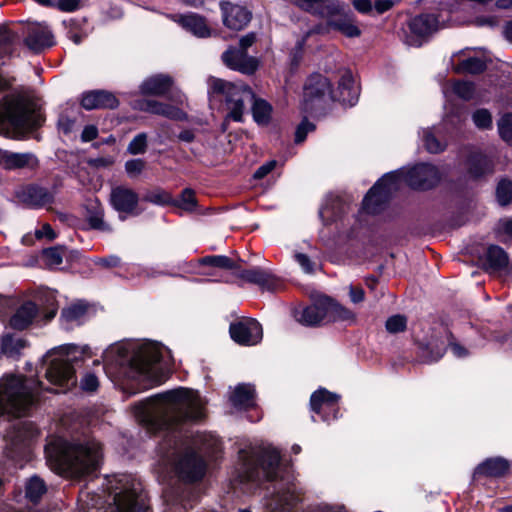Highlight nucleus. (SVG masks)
I'll list each match as a JSON object with an SVG mask.
<instances>
[{
  "instance_id": "obj_53",
  "label": "nucleus",
  "mask_w": 512,
  "mask_h": 512,
  "mask_svg": "<svg viewBox=\"0 0 512 512\" xmlns=\"http://www.w3.org/2000/svg\"><path fill=\"white\" fill-rule=\"evenodd\" d=\"M145 162L142 159H131L125 163V171L130 177H136L142 173Z\"/></svg>"
},
{
  "instance_id": "obj_48",
  "label": "nucleus",
  "mask_w": 512,
  "mask_h": 512,
  "mask_svg": "<svg viewBox=\"0 0 512 512\" xmlns=\"http://www.w3.org/2000/svg\"><path fill=\"white\" fill-rule=\"evenodd\" d=\"M423 141L430 153H439L445 148V144L440 142L430 130L423 131Z\"/></svg>"
},
{
  "instance_id": "obj_39",
  "label": "nucleus",
  "mask_w": 512,
  "mask_h": 512,
  "mask_svg": "<svg viewBox=\"0 0 512 512\" xmlns=\"http://www.w3.org/2000/svg\"><path fill=\"white\" fill-rule=\"evenodd\" d=\"M46 491V484L40 477L32 476L27 480L25 486V495L29 501L37 503L42 495L46 493Z\"/></svg>"
},
{
  "instance_id": "obj_2",
  "label": "nucleus",
  "mask_w": 512,
  "mask_h": 512,
  "mask_svg": "<svg viewBox=\"0 0 512 512\" xmlns=\"http://www.w3.org/2000/svg\"><path fill=\"white\" fill-rule=\"evenodd\" d=\"M241 481L265 480L263 512H295L300 492L290 469L280 463L279 451L271 446L241 450Z\"/></svg>"
},
{
  "instance_id": "obj_57",
  "label": "nucleus",
  "mask_w": 512,
  "mask_h": 512,
  "mask_svg": "<svg viewBox=\"0 0 512 512\" xmlns=\"http://www.w3.org/2000/svg\"><path fill=\"white\" fill-rule=\"evenodd\" d=\"M325 0H295V4L302 10L313 14Z\"/></svg>"
},
{
  "instance_id": "obj_60",
  "label": "nucleus",
  "mask_w": 512,
  "mask_h": 512,
  "mask_svg": "<svg viewBox=\"0 0 512 512\" xmlns=\"http://www.w3.org/2000/svg\"><path fill=\"white\" fill-rule=\"evenodd\" d=\"M349 296H350V300L353 303L357 304V303L364 301L365 293L361 287L350 285L349 286Z\"/></svg>"
},
{
  "instance_id": "obj_52",
  "label": "nucleus",
  "mask_w": 512,
  "mask_h": 512,
  "mask_svg": "<svg viewBox=\"0 0 512 512\" xmlns=\"http://www.w3.org/2000/svg\"><path fill=\"white\" fill-rule=\"evenodd\" d=\"M407 319L403 315H393L386 321V329L390 333H399L406 329Z\"/></svg>"
},
{
  "instance_id": "obj_29",
  "label": "nucleus",
  "mask_w": 512,
  "mask_h": 512,
  "mask_svg": "<svg viewBox=\"0 0 512 512\" xmlns=\"http://www.w3.org/2000/svg\"><path fill=\"white\" fill-rule=\"evenodd\" d=\"M172 84L170 76L158 74L144 80L140 85V91L144 95L162 96L170 90Z\"/></svg>"
},
{
  "instance_id": "obj_4",
  "label": "nucleus",
  "mask_w": 512,
  "mask_h": 512,
  "mask_svg": "<svg viewBox=\"0 0 512 512\" xmlns=\"http://www.w3.org/2000/svg\"><path fill=\"white\" fill-rule=\"evenodd\" d=\"M46 459L55 472L82 476L96 471L102 460V448L96 440L72 444L58 438L45 447Z\"/></svg>"
},
{
  "instance_id": "obj_40",
  "label": "nucleus",
  "mask_w": 512,
  "mask_h": 512,
  "mask_svg": "<svg viewBox=\"0 0 512 512\" xmlns=\"http://www.w3.org/2000/svg\"><path fill=\"white\" fill-rule=\"evenodd\" d=\"M199 264L212 266L226 270H237V264L229 257L224 255H209L199 259Z\"/></svg>"
},
{
  "instance_id": "obj_16",
  "label": "nucleus",
  "mask_w": 512,
  "mask_h": 512,
  "mask_svg": "<svg viewBox=\"0 0 512 512\" xmlns=\"http://www.w3.org/2000/svg\"><path fill=\"white\" fill-rule=\"evenodd\" d=\"M139 195L131 188L119 185L112 188L110 193V204L120 212L130 215H139L138 209Z\"/></svg>"
},
{
  "instance_id": "obj_20",
  "label": "nucleus",
  "mask_w": 512,
  "mask_h": 512,
  "mask_svg": "<svg viewBox=\"0 0 512 512\" xmlns=\"http://www.w3.org/2000/svg\"><path fill=\"white\" fill-rule=\"evenodd\" d=\"M17 198L29 207L38 208L52 203L54 195L46 188L30 185L19 190Z\"/></svg>"
},
{
  "instance_id": "obj_17",
  "label": "nucleus",
  "mask_w": 512,
  "mask_h": 512,
  "mask_svg": "<svg viewBox=\"0 0 512 512\" xmlns=\"http://www.w3.org/2000/svg\"><path fill=\"white\" fill-rule=\"evenodd\" d=\"M25 45L35 53L54 45V37L45 23L31 24L27 27Z\"/></svg>"
},
{
  "instance_id": "obj_35",
  "label": "nucleus",
  "mask_w": 512,
  "mask_h": 512,
  "mask_svg": "<svg viewBox=\"0 0 512 512\" xmlns=\"http://www.w3.org/2000/svg\"><path fill=\"white\" fill-rule=\"evenodd\" d=\"M509 470V463L501 457L490 458L481 463L475 471L476 475H484L488 477L504 476Z\"/></svg>"
},
{
  "instance_id": "obj_36",
  "label": "nucleus",
  "mask_w": 512,
  "mask_h": 512,
  "mask_svg": "<svg viewBox=\"0 0 512 512\" xmlns=\"http://www.w3.org/2000/svg\"><path fill=\"white\" fill-rule=\"evenodd\" d=\"M81 111L75 104L67 105L61 112L58 119V128L64 134H69L74 130Z\"/></svg>"
},
{
  "instance_id": "obj_7",
  "label": "nucleus",
  "mask_w": 512,
  "mask_h": 512,
  "mask_svg": "<svg viewBox=\"0 0 512 512\" xmlns=\"http://www.w3.org/2000/svg\"><path fill=\"white\" fill-rule=\"evenodd\" d=\"M43 388L40 381L20 375H5L0 378V415L22 417L29 413L38 401Z\"/></svg>"
},
{
  "instance_id": "obj_64",
  "label": "nucleus",
  "mask_w": 512,
  "mask_h": 512,
  "mask_svg": "<svg viewBox=\"0 0 512 512\" xmlns=\"http://www.w3.org/2000/svg\"><path fill=\"white\" fill-rule=\"evenodd\" d=\"M98 136V129L94 125L86 126L81 134V139L83 142H89L94 140Z\"/></svg>"
},
{
  "instance_id": "obj_49",
  "label": "nucleus",
  "mask_w": 512,
  "mask_h": 512,
  "mask_svg": "<svg viewBox=\"0 0 512 512\" xmlns=\"http://www.w3.org/2000/svg\"><path fill=\"white\" fill-rule=\"evenodd\" d=\"M147 148V135L145 133L137 134L128 145V152L132 155L143 154Z\"/></svg>"
},
{
  "instance_id": "obj_1",
  "label": "nucleus",
  "mask_w": 512,
  "mask_h": 512,
  "mask_svg": "<svg viewBox=\"0 0 512 512\" xmlns=\"http://www.w3.org/2000/svg\"><path fill=\"white\" fill-rule=\"evenodd\" d=\"M133 409L138 422L148 430L164 433L157 450L158 473L163 481L171 474L184 482L202 479L206 465L195 449L215 452L219 441L211 435L198 434L188 443L178 431L184 424L205 418V402L199 393L179 387L135 404Z\"/></svg>"
},
{
  "instance_id": "obj_43",
  "label": "nucleus",
  "mask_w": 512,
  "mask_h": 512,
  "mask_svg": "<svg viewBox=\"0 0 512 512\" xmlns=\"http://www.w3.org/2000/svg\"><path fill=\"white\" fill-rule=\"evenodd\" d=\"M143 200L156 205H168L173 203L172 196L161 188L146 192L143 196Z\"/></svg>"
},
{
  "instance_id": "obj_22",
  "label": "nucleus",
  "mask_w": 512,
  "mask_h": 512,
  "mask_svg": "<svg viewBox=\"0 0 512 512\" xmlns=\"http://www.w3.org/2000/svg\"><path fill=\"white\" fill-rule=\"evenodd\" d=\"M117 98L110 92L104 90H94L83 94L81 105L86 110L109 108L114 109L118 106Z\"/></svg>"
},
{
  "instance_id": "obj_5",
  "label": "nucleus",
  "mask_w": 512,
  "mask_h": 512,
  "mask_svg": "<svg viewBox=\"0 0 512 512\" xmlns=\"http://www.w3.org/2000/svg\"><path fill=\"white\" fill-rule=\"evenodd\" d=\"M439 170L426 163H420L410 169L385 174L368 191L363 207L368 213H377L381 204L395 191L402 183L414 189L426 190L434 187L440 180Z\"/></svg>"
},
{
  "instance_id": "obj_41",
  "label": "nucleus",
  "mask_w": 512,
  "mask_h": 512,
  "mask_svg": "<svg viewBox=\"0 0 512 512\" xmlns=\"http://www.w3.org/2000/svg\"><path fill=\"white\" fill-rule=\"evenodd\" d=\"M87 305L84 302H76L68 307L64 308L61 313V317L67 322H81L86 313Z\"/></svg>"
},
{
  "instance_id": "obj_50",
  "label": "nucleus",
  "mask_w": 512,
  "mask_h": 512,
  "mask_svg": "<svg viewBox=\"0 0 512 512\" xmlns=\"http://www.w3.org/2000/svg\"><path fill=\"white\" fill-rule=\"evenodd\" d=\"M498 130L503 140L512 143V114H506L500 119Z\"/></svg>"
},
{
  "instance_id": "obj_63",
  "label": "nucleus",
  "mask_w": 512,
  "mask_h": 512,
  "mask_svg": "<svg viewBox=\"0 0 512 512\" xmlns=\"http://www.w3.org/2000/svg\"><path fill=\"white\" fill-rule=\"evenodd\" d=\"M35 236L38 239L46 237L49 240H53L56 238V233L48 223H45L43 224L41 229L36 230Z\"/></svg>"
},
{
  "instance_id": "obj_32",
  "label": "nucleus",
  "mask_w": 512,
  "mask_h": 512,
  "mask_svg": "<svg viewBox=\"0 0 512 512\" xmlns=\"http://www.w3.org/2000/svg\"><path fill=\"white\" fill-rule=\"evenodd\" d=\"M230 402L240 410L255 406V389L250 384H239L230 395Z\"/></svg>"
},
{
  "instance_id": "obj_14",
  "label": "nucleus",
  "mask_w": 512,
  "mask_h": 512,
  "mask_svg": "<svg viewBox=\"0 0 512 512\" xmlns=\"http://www.w3.org/2000/svg\"><path fill=\"white\" fill-rule=\"evenodd\" d=\"M229 332L236 343L245 346L256 345L263 337L262 326L255 319H243L232 323Z\"/></svg>"
},
{
  "instance_id": "obj_37",
  "label": "nucleus",
  "mask_w": 512,
  "mask_h": 512,
  "mask_svg": "<svg viewBox=\"0 0 512 512\" xmlns=\"http://www.w3.org/2000/svg\"><path fill=\"white\" fill-rule=\"evenodd\" d=\"M104 211L100 203L97 201L91 202L87 207V221L92 229L109 231L110 227L104 220Z\"/></svg>"
},
{
  "instance_id": "obj_27",
  "label": "nucleus",
  "mask_w": 512,
  "mask_h": 512,
  "mask_svg": "<svg viewBox=\"0 0 512 512\" xmlns=\"http://www.w3.org/2000/svg\"><path fill=\"white\" fill-rule=\"evenodd\" d=\"M175 21L179 23L186 31L192 33L194 36L199 38L209 37L211 30L208 27L204 17L189 13L185 15L175 16Z\"/></svg>"
},
{
  "instance_id": "obj_58",
  "label": "nucleus",
  "mask_w": 512,
  "mask_h": 512,
  "mask_svg": "<svg viewBox=\"0 0 512 512\" xmlns=\"http://www.w3.org/2000/svg\"><path fill=\"white\" fill-rule=\"evenodd\" d=\"M295 260L301 266L305 273H313L314 272V263L310 260V258L303 253H296Z\"/></svg>"
},
{
  "instance_id": "obj_56",
  "label": "nucleus",
  "mask_w": 512,
  "mask_h": 512,
  "mask_svg": "<svg viewBox=\"0 0 512 512\" xmlns=\"http://www.w3.org/2000/svg\"><path fill=\"white\" fill-rule=\"evenodd\" d=\"M63 12H74L81 7V0H57L54 5Z\"/></svg>"
},
{
  "instance_id": "obj_18",
  "label": "nucleus",
  "mask_w": 512,
  "mask_h": 512,
  "mask_svg": "<svg viewBox=\"0 0 512 512\" xmlns=\"http://www.w3.org/2000/svg\"><path fill=\"white\" fill-rule=\"evenodd\" d=\"M224 64L232 70L244 74H252L258 67V61L246 52L236 48H229L222 54Z\"/></svg>"
},
{
  "instance_id": "obj_33",
  "label": "nucleus",
  "mask_w": 512,
  "mask_h": 512,
  "mask_svg": "<svg viewBox=\"0 0 512 512\" xmlns=\"http://www.w3.org/2000/svg\"><path fill=\"white\" fill-rule=\"evenodd\" d=\"M324 300L326 322H353L355 320L354 312L347 307L328 297H325Z\"/></svg>"
},
{
  "instance_id": "obj_11",
  "label": "nucleus",
  "mask_w": 512,
  "mask_h": 512,
  "mask_svg": "<svg viewBox=\"0 0 512 512\" xmlns=\"http://www.w3.org/2000/svg\"><path fill=\"white\" fill-rule=\"evenodd\" d=\"M331 99L333 96L328 78L321 74L311 75L304 87L303 110L310 114H318Z\"/></svg>"
},
{
  "instance_id": "obj_54",
  "label": "nucleus",
  "mask_w": 512,
  "mask_h": 512,
  "mask_svg": "<svg viewBox=\"0 0 512 512\" xmlns=\"http://www.w3.org/2000/svg\"><path fill=\"white\" fill-rule=\"evenodd\" d=\"M43 255L46 259L47 264L51 266L60 265L63 261L62 253L56 247L45 249L43 251Z\"/></svg>"
},
{
  "instance_id": "obj_30",
  "label": "nucleus",
  "mask_w": 512,
  "mask_h": 512,
  "mask_svg": "<svg viewBox=\"0 0 512 512\" xmlns=\"http://www.w3.org/2000/svg\"><path fill=\"white\" fill-rule=\"evenodd\" d=\"M338 100L345 105L354 106L359 97V86L349 72H345L339 81Z\"/></svg>"
},
{
  "instance_id": "obj_47",
  "label": "nucleus",
  "mask_w": 512,
  "mask_h": 512,
  "mask_svg": "<svg viewBox=\"0 0 512 512\" xmlns=\"http://www.w3.org/2000/svg\"><path fill=\"white\" fill-rule=\"evenodd\" d=\"M452 88L453 92L464 100L471 99L475 92L473 83L468 81H455Z\"/></svg>"
},
{
  "instance_id": "obj_44",
  "label": "nucleus",
  "mask_w": 512,
  "mask_h": 512,
  "mask_svg": "<svg viewBox=\"0 0 512 512\" xmlns=\"http://www.w3.org/2000/svg\"><path fill=\"white\" fill-rule=\"evenodd\" d=\"M496 197L500 205H508L512 200V181L501 179L496 188Z\"/></svg>"
},
{
  "instance_id": "obj_12",
  "label": "nucleus",
  "mask_w": 512,
  "mask_h": 512,
  "mask_svg": "<svg viewBox=\"0 0 512 512\" xmlns=\"http://www.w3.org/2000/svg\"><path fill=\"white\" fill-rule=\"evenodd\" d=\"M440 23L435 14H420L413 17L408 22L410 34L407 36L406 42L412 46H420L423 41L437 32Z\"/></svg>"
},
{
  "instance_id": "obj_25",
  "label": "nucleus",
  "mask_w": 512,
  "mask_h": 512,
  "mask_svg": "<svg viewBox=\"0 0 512 512\" xmlns=\"http://www.w3.org/2000/svg\"><path fill=\"white\" fill-rule=\"evenodd\" d=\"M509 264L508 254L497 245L488 247L484 260V267L490 274L496 275L505 271Z\"/></svg>"
},
{
  "instance_id": "obj_19",
  "label": "nucleus",
  "mask_w": 512,
  "mask_h": 512,
  "mask_svg": "<svg viewBox=\"0 0 512 512\" xmlns=\"http://www.w3.org/2000/svg\"><path fill=\"white\" fill-rule=\"evenodd\" d=\"M163 497L167 505L171 508L188 510L196 502L197 495L194 489L190 487L179 486L177 488L168 487L163 492Z\"/></svg>"
},
{
  "instance_id": "obj_62",
  "label": "nucleus",
  "mask_w": 512,
  "mask_h": 512,
  "mask_svg": "<svg viewBox=\"0 0 512 512\" xmlns=\"http://www.w3.org/2000/svg\"><path fill=\"white\" fill-rule=\"evenodd\" d=\"M120 263H121V259H120V257H118L116 255H109L107 257L99 258L96 261V264L107 267V268L117 267L120 265Z\"/></svg>"
},
{
  "instance_id": "obj_10",
  "label": "nucleus",
  "mask_w": 512,
  "mask_h": 512,
  "mask_svg": "<svg viewBox=\"0 0 512 512\" xmlns=\"http://www.w3.org/2000/svg\"><path fill=\"white\" fill-rule=\"evenodd\" d=\"M312 15L327 20V25L347 37H357L360 29L354 24L352 14L337 0H325Z\"/></svg>"
},
{
  "instance_id": "obj_34",
  "label": "nucleus",
  "mask_w": 512,
  "mask_h": 512,
  "mask_svg": "<svg viewBox=\"0 0 512 512\" xmlns=\"http://www.w3.org/2000/svg\"><path fill=\"white\" fill-rule=\"evenodd\" d=\"M494 171L491 159L481 153H473L468 159V174L473 179L492 174Z\"/></svg>"
},
{
  "instance_id": "obj_6",
  "label": "nucleus",
  "mask_w": 512,
  "mask_h": 512,
  "mask_svg": "<svg viewBox=\"0 0 512 512\" xmlns=\"http://www.w3.org/2000/svg\"><path fill=\"white\" fill-rule=\"evenodd\" d=\"M209 94L224 100L228 110L227 119L242 122L245 104H252L254 121L259 125H267L271 119L272 107L263 100L255 97L251 88L241 82L234 83L216 77L208 78Z\"/></svg>"
},
{
  "instance_id": "obj_42",
  "label": "nucleus",
  "mask_w": 512,
  "mask_h": 512,
  "mask_svg": "<svg viewBox=\"0 0 512 512\" xmlns=\"http://www.w3.org/2000/svg\"><path fill=\"white\" fill-rule=\"evenodd\" d=\"M126 272L130 275L131 278H145L151 279L158 277L160 275H164V272L159 271L153 267L143 266L140 264H131L126 268Z\"/></svg>"
},
{
  "instance_id": "obj_45",
  "label": "nucleus",
  "mask_w": 512,
  "mask_h": 512,
  "mask_svg": "<svg viewBox=\"0 0 512 512\" xmlns=\"http://www.w3.org/2000/svg\"><path fill=\"white\" fill-rule=\"evenodd\" d=\"M172 204L185 211H193L197 205L194 191L190 188L184 189L180 195V199L176 201L173 200Z\"/></svg>"
},
{
  "instance_id": "obj_21",
  "label": "nucleus",
  "mask_w": 512,
  "mask_h": 512,
  "mask_svg": "<svg viewBox=\"0 0 512 512\" xmlns=\"http://www.w3.org/2000/svg\"><path fill=\"white\" fill-rule=\"evenodd\" d=\"M224 25L232 30H241L250 21V13L242 6L229 2L221 4Z\"/></svg>"
},
{
  "instance_id": "obj_26",
  "label": "nucleus",
  "mask_w": 512,
  "mask_h": 512,
  "mask_svg": "<svg viewBox=\"0 0 512 512\" xmlns=\"http://www.w3.org/2000/svg\"><path fill=\"white\" fill-rule=\"evenodd\" d=\"M295 318L298 322L306 326H316L326 322L324 298L302 310H296Z\"/></svg>"
},
{
  "instance_id": "obj_51",
  "label": "nucleus",
  "mask_w": 512,
  "mask_h": 512,
  "mask_svg": "<svg viewBox=\"0 0 512 512\" xmlns=\"http://www.w3.org/2000/svg\"><path fill=\"white\" fill-rule=\"evenodd\" d=\"M473 122L480 129H487L492 126V116L486 109H478L472 115Z\"/></svg>"
},
{
  "instance_id": "obj_31",
  "label": "nucleus",
  "mask_w": 512,
  "mask_h": 512,
  "mask_svg": "<svg viewBox=\"0 0 512 512\" xmlns=\"http://www.w3.org/2000/svg\"><path fill=\"white\" fill-rule=\"evenodd\" d=\"M37 313V305L26 301L11 316L9 324L13 329L23 330L32 323Z\"/></svg>"
},
{
  "instance_id": "obj_23",
  "label": "nucleus",
  "mask_w": 512,
  "mask_h": 512,
  "mask_svg": "<svg viewBox=\"0 0 512 512\" xmlns=\"http://www.w3.org/2000/svg\"><path fill=\"white\" fill-rule=\"evenodd\" d=\"M235 275L252 284H256L263 289L273 291L277 287V280L269 272L263 270L260 267H254L246 270H235Z\"/></svg>"
},
{
  "instance_id": "obj_28",
  "label": "nucleus",
  "mask_w": 512,
  "mask_h": 512,
  "mask_svg": "<svg viewBox=\"0 0 512 512\" xmlns=\"http://www.w3.org/2000/svg\"><path fill=\"white\" fill-rule=\"evenodd\" d=\"M139 109L172 120H184L186 114L179 108L155 100H144L139 103Z\"/></svg>"
},
{
  "instance_id": "obj_38",
  "label": "nucleus",
  "mask_w": 512,
  "mask_h": 512,
  "mask_svg": "<svg viewBox=\"0 0 512 512\" xmlns=\"http://www.w3.org/2000/svg\"><path fill=\"white\" fill-rule=\"evenodd\" d=\"M25 347L26 341L18 336L7 334L1 340V352L10 358L18 357Z\"/></svg>"
},
{
  "instance_id": "obj_15",
  "label": "nucleus",
  "mask_w": 512,
  "mask_h": 512,
  "mask_svg": "<svg viewBox=\"0 0 512 512\" xmlns=\"http://www.w3.org/2000/svg\"><path fill=\"white\" fill-rule=\"evenodd\" d=\"M451 65L455 73L478 74L486 69L487 61L485 57L467 48L452 55Z\"/></svg>"
},
{
  "instance_id": "obj_55",
  "label": "nucleus",
  "mask_w": 512,
  "mask_h": 512,
  "mask_svg": "<svg viewBox=\"0 0 512 512\" xmlns=\"http://www.w3.org/2000/svg\"><path fill=\"white\" fill-rule=\"evenodd\" d=\"M315 129V125L304 119L297 127L295 133V142L297 144L303 142L307 134Z\"/></svg>"
},
{
  "instance_id": "obj_9",
  "label": "nucleus",
  "mask_w": 512,
  "mask_h": 512,
  "mask_svg": "<svg viewBox=\"0 0 512 512\" xmlns=\"http://www.w3.org/2000/svg\"><path fill=\"white\" fill-rule=\"evenodd\" d=\"M88 347L74 344L52 349L43 357L45 377L53 385L69 388L76 384L74 364L83 361Z\"/></svg>"
},
{
  "instance_id": "obj_61",
  "label": "nucleus",
  "mask_w": 512,
  "mask_h": 512,
  "mask_svg": "<svg viewBox=\"0 0 512 512\" xmlns=\"http://www.w3.org/2000/svg\"><path fill=\"white\" fill-rule=\"evenodd\" d=\"M275 166H276V161H274V160L263 164L255 171L254 178H256V179L264 178L275 168Z\"/></svg>"
},
{
  "instance_id": "obj_13",
  "label": "nucleus",
  "mask_w": 512,
  "mask_h": 512,
  "mask_svg": "<svg viewBox=\"0 0 512 512\" xmlns=\"http://www.w3.org/2000/svg\"><path fill=\"white\" fill-rule=\"evenodd\" d=\"M337 394L331 393L324 388L315 391L310 398L311 410L320 416L324 422H330L338 418Z\"/></svg>"
},
{
  "instance_id": "obj_59",
  "label": "nucleus",
  "mask_w": 512,
  "mask_h": 512,
  "mask_svg": "<svg viewBox=\"0 0 512 512\" xmlns=\"http://www.w3.org/2000/svg\"><path fill=\"white\" fill-rule=\"evenodd\" d=\"M81 387L85 391H94L98 387V379L94 374L88 373L81 380Z\"/></svg>"
},
{
  "instance_id": "obj_24",
  "label": "nucleus",
  "mask_w": 512,
  "mask_h": 512,
  "mask_svg": "<svg viewBox=\"0 0 512 512\" xmlns=\"http://www.w3.org/2000/svg\"><path fill=\"white\" fill-rule=\"evenodd\" d=\"M0 165L7 170L33 168L37 165V158L32 153H15L0 149Z\"/></svg>"
},
{
  "instance_id": "obj_46",
  "label": "nucleus",
  "mask_w": 512,
  "mask_h": 512,
  "mask_svg": "<svg viewBox=\"0 0 512 512\" xmlns=\"http://www.w3.org/2000/svg\"><path fill=\"white\" fill-rule=\"evenodd\" d=\"M340 205V201L338 199H332L331 201H327L319 210V216L321 217L324 223H330L338 217V212L336 211Z\"/></svg>"
},
{
  "instance_id": "obj_3",
  "label": "nucleus",
  "mask_w": 512,
  "mask_h": 512,
  "mask_svg": "<svg viewBox=\"0 0 512 512\" xmlns=\"http://www.w3.org/2000/svg\"><path fill=\"white\" fill-rule=\"evenodd\" d=\"M107 373L138 382L143 388L163 383L169 374V351L153 342L114 344L103 353Z\"/></svg>"
},
{
  "instance_id": "obj_8",
  "label": "nucleus",
  "mask_w": 512,
  "mask_h": 512,
  "mask_svg": "<svg viewBox=\"0 0 512 512\" xmlns=\"http://www.w3.org/2000/svg\"><path fill=\"white\" fill-rule=\"evenodd\" d=\"M42 122L37 103L24 94L8 95L0 102V135L16 137Z\"/></svg>"
}]
</instances>
